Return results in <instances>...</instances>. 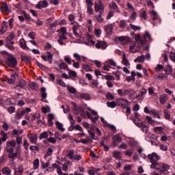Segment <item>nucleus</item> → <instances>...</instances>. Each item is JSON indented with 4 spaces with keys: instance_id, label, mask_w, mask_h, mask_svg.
<instances>
[{
    "instance_id": "nucleus-1",
    "label": "nucleus",
    "mask_w": 175,
    "mask_h": 175,
    "mask_svg": "<svg viewBox=\"0 0 175 175\" xmlns=\"http://www.w3.org/2000/svg\"><path fill=\"white\" fill-rule=\"evenodd\" d=\"M16 146V141L12 140L7 142L5 150L9 154V158H17L21 154V146L20 145L16 147L15 152L14 149L13 148Z\"/></svg>"
},
{
    "instance_id": "nucleus-2",
    "label": "nucleus",
    "mask_w": 175,
    "mask_h": 175,
    "mask_svg": "<svg viewBox=\"0 0 175 175\" xmlns=\"http://www.w3.org/2000/svg\"><path fill=\"white\" fill-rule=\"evenodd\" d=\"M135 119L133 120L134 124L138 128H141L142 132L144 133H147L148 132V126L146 124H143V122L142 121V116L139 114L137 112H134Z\"/></svg>"
},
{
    "instance_id": "nucleus-3",
    "label": "nucleus",
    "mask_w": 175,
    "mask_h": 175,
    "mask_svg": "<svg viewBox=\"0 0 175 175\" xmlns=\"http://www.w3.org/2000/svg\"><path fill=\"white\" fill-rule=\"evenodd\" d=\"M148 158L150 162L152 163L150 165V168L155 169V167H157V166H158V164L159 163L158 161L161 159V157L158 155V154H157L156 152H152V154H148Z\"/></svg>"
},
{
    "instance_id": "nucleus-4",
    "label": "nucleus",
    "mask_w": 175,
    "mask_h": 175,
    "mask_svg": "<svg viewBox=\"0 0 175 175\" xmlns=\"http://www.w3.org/2000/svg\"><path fill=\"white\" fill-rule=\"evenodd\" d=\"M136 42H139L141 45H143L146 42H151V34L148 31L145 32V35L143 36L142 39L140 35L137 34L135 36Z\"/></svg>"
},
{
    "instance_id": "nucleus-5",
    "label": "nucleus",
    "mask_w": 175,
    "mask_h": 175,
    "mask_svg": "<svg viewBox=\"0 0 175 175\" xmlns=\"http://www.w3.org/2000/svg\"><path fill=\"white\" fill-rule=\"evenodd\" d=\"M76 43H84L86 46H95V41L89 33H86L85 38L82 37L81 40H77Z\"/></svg>"
},
{
    "instance_id": "nucleus-6",
    "label": "nucleus",
    "mask_w": 175,
    "mask_h": 175,
    "mask_svg": "<svg viewBox=\"0 0 175 175\" xmlns=\"http://www.w3.org/2000/svg\"><path fill=\"white\" fill-rule=\"evenodd\" d=\"M154 169L161 174H167L169 170H170V165L163 163H159Z\"/></svg>"
},
{
    "instance_id": "nucleus-7",
    "label": "nucleus",
    "mask_w": 175,
    "mask_h": 175,
    "mask_svg": "<svg viewBox=\"0 0 175 175\" xmlns=\"http://www.w3.org/2000/svg\"><path fill=\"white\" fill-rule=\"evenodd\" d=\"M89 111L86 112V116L89 120H91L92 122H96L99 120V116H98V112L94 109L88 108Z\"/></svg>"
},
{
    "instance_id": "nucleus-8",
    "label": "nucleus",
    "mask_w": 175,
    "mask_h": 175,
    "mask_svg": "<svg viewBox=\"0 0 175 175\" xmlns=\"http://www.w3.org/2000/svg\"><path fill=\"white\" fill-rule=\"evenodd\" d=\"M83 27H81L79 25H74L72 27V32L76 36V38H79V40L83 39Z\"/></svg>"
},
{
    "instance_id": "nucleus-9",
    "label": "nucleus",
    "mask_w": 175,
    "mask_h": 175,
    "mask_svg": "<svg viewBox=\"0 0 175 175\" xmlns=\"http://www.w3.org/2000/svg\"><path fill=\"white\" fill-rule=\"evenodd\" d=\"M5 64L9 68H14L17 66V59L14 57V55L8 54V57L5 60Z\"/></svg>"
},
{
    "instance_id": "nucleus-10",
    "label": "nucleus",
    "mask_w": 175,
    "mask_h": 175,
    "mask_svg": "<svg viewBox=\"0 0 175 175\" xmlns=\"http://www.w3.org/2000/svg\"><path fill=\"white\" fill-rule=\"evenodd\" d=\"M94 11L100 14L105 13V4L102 3V1L98 0L94 3Z\"/></svg>"
},
{
    "instance_id": "nucleus-11",
    "label": "nucleus",
    "mask_w": 175,
    "mask_h": 175,
    "mask_svg": "<svg viewBox=\"0 0 175 175\" xmlns=\"http://www.w3.org/2000/svg\"><path fill=\"white\" fill-rule=\"evenodd\" d=\"M31 111H32V110L29 107H26L23 110H18L16 113L15 118L16 120H21L23 116H25V114H29Z\"/></svg>"
},
{
    "instance_id": "nucleus-12",
    "label": "nucleus",
    "mask_w": 175,
    "mask_h": 175,
    "mask_svg": "<svg viewBox=\"0 0 175 175\" xmlns=\"http://www.w3.org/2000/svg\"><path fill=\"white\" fill-rule=\"evenodd\" d=\"M67 157L71 159V161H80L81 159V155L75 154V150H69Z\"/></svg>"
},
{
    "instance_id": "nucleus-13",
    "label": "nucleus",
    "mask_w": 175,
    "mask_h": 175,
    "mask_svg": "<svg viewBox=\"0 0 175 175\" xmlns=\"http://www.w3.org/2000/svg\"><path fill=\"white\" fill-rule=\"evenodd\" d=\"M112 140H113L111 142L112 146H113V147H117V146H118V144L122 142V137L120 134H116L113 135Z\"/></svg>"
},
{
    "instance_id": "nucleus-14",
    "label": "nucleus",
    "mask_w": 175,
    "mask_h": 175,
    "mask_svg": "<svg viewBox=\"0 0 175 175\" xmlns=\"http://www.w3.org/2000/svg\"><path fill=\"white\" fill-rule=\"evenodd\" d=\"M117 103L118 106H120V107H128L131 105V103H129V101L126 98H118L117 100Z\"/></svg>"
},
{
    "instance_id": "nucleus-15",
    "label": "nucleus",
    "mask_w": 175,
    "mask_h": 175,
    "mask_svg": "<svg viewBox=\"0 0 175 175\" xmlns=\"http://www.w3.org/2000/svg\"><path fill=\"white\" fill-rule=\"evenodd\" d=\"M14 38V36L12 35L10 37L7 38L5 43V47H8L9 50H13L14 49V46H13V41H12V39Z\"/></svg>"
},
{
    "instance_id": "nucleus-16",
    "label": "nucleus",
    "mask_w": 175,
    "mask_h": 175,
    "mask_svg": "<svg viewBox=\"0 0 175 175\" xmlns=\"http://www.w3.org/2000/svg\"><path fill=\"white\" fill-rule=\"evenodd\" d=\"M124 141L126 142V143L129 144V146H131V147H136V146H137V141L135 140L134 138L124 137Z\"/></svg>"
},
{
    "instance_id": "nucleus-17",
    "label": "nucleus",
    "mask_w": 175,
    "mask_h": 175,
    "mask_svg": "<svg viewBox=\"0 0 175 175\" xmlns=\"http://www.w3.org/2000/svg\"><path fill=\"white\" fill-rule=\"evenodd\" d=\"M42 59L45 62H49V64H53V54L50 52H47L46 53L42 55Z\"/></svg>"
},
{
    "instance_id": "nucleus-18",
    "label": "nucleus",
    "mask_w": 175,
    "mask_h": 175,
    "mask_svg": "<svg viewBox=\"0 0 175 175\" xmlns=\"http://www.w3.org/2000/svg\"><path fill=\"white\" fill-rule=\"evenodd\" d=\"M100 121L102 122L104 126L109 128V129L111 130L112 132H113L114 133L117 132V129L115 127V126L107 123V122L105 120V118H103V117L100 118Z\"/></svg>"
},
{
    "instance_id": "nucleus-19",
    "label": "nucleus",
    "mask_w": 175,
    "mask_h": 175,
    "mask_svg": "<svg viewBox=\"0 0 175 175\" xmlns=\"http://www.w3.org/2000/svg\"><path fill=\"white\" fill-rule=\"evenodd\" d=\"M96 49H101L102 50H105L107 47V42L105 41L97 40L96 43L94 44Z\"/></svg>"
},
{
    "instance_id": "nucleus-20",
    "label": "nucleus",
    "mask_w": 175,
    "mask_h": 175,
    "mask_svg": "<svg viewBox=\"0 0 175 175\" xmlns=\"http://www.w3.org/2000/svg\"><path fill=\"white\" fill-rule=\"evenodd\" d=\"M149 14H150V16L152 17L153 21H157V23H161V18L159 17V15H158V13L156 11H149Z\"/></svg>"
},
{
    "instance_id": "nucleus-21",
    "label": "nucleus",
    "mask_w": 175,
    "mask_h": 175,
    "mask_svg": "<svg viewBox=\"0 0 175 175\" xmlns=\"http://www.w3.org/2000/svg\"><path fill=\"white\" fill-rule=\"evenodd\" d=\"M71 105H72V110L74 114H80V113H83V110L81 107H77V105H76V103H71Z\"/></svg>"
},
{
    "instance_id": "nucleus-22",
    "label": "nucleus",
    "mask_w": 175,
    "mask_h": 175,
    "mask_svg": "<svg viewBox=\"0 0 175 175\" xmlns=\"http://www.w3.org/2000/svg\"><path fill=\"white\" fill-rule=\"evenodd\" d=\"M137 43H140V42L136 41L134 44H133L130 46V51H131V53H139V51H140V46Z\"/></svg>"
},
{
    "instance_id": "nucleus-23",
    "label": "nucleus",
    "mask_w": 175,
    "mask_h": 175,
    "mask_svg": "<svg viewBox=\"0 0 175 175\" xmlns=\"http://www.w3.org/2000/svg\"><path fill=\"white\" fill-rule=\"evenodd\" d=\"M116 40H119L122 44H127V43H129V38L128 36L116 37Z\"/></svg>"
},
{
    "instance_id": "nucleus-24",
    "label": "nucleus",
    "mask_w": 175,
    "mask_h": 175,
    "mask_svg": "<svg viewBox=\"0 0 175 175\" xmlns=\"http://www.w3.org/2000/svg\"><path fill=\"white\" fill-rule=\"evenodd\" d=\"M49 6V3L47 2V1L44 0V1H41L39 2V3H38L36 5V8L37 9H44L46 8H47Z\"/></svg>"
},
{
    "instance_id": "nucleus-25",
    "label": "nucleus",
    "mask_w": 175,
    "mask_h": 175,
    "mask_svg": "<svg viewBox=\"0 0 175 175\" xmlns=\"http://www.w3.org/2000/svg\"><path fill=\"white\" fill-rule=\"evenodd\" d=\"M26 85L27 82L23 79H21L19 83L15 87V90H16V91H20L21 88H24Z\"/></svg>"
},
{
    "instance_id": "nucleus-26",
    "label": "nucleus",
    "mask_w": 175,
    "mask_h": 175,
    "mask_svg": "<svg viewBox=\"0 0 175 175\" xmlns=\"http://www.w3.org/2000/svg\"><path fill=\"white\" fill-rule=\"evenodd\" d=\"M146 121L150 124V125H152V126H155V125H158L159 122L154 121L152 120V117L146 116Z\"/></svg>"
},
{
    "instance_id": "nucleus-27",
    "label": "nucleus",
    "mask_w": 175,
    "mask_h": 175,
    "mask_svg": "<svg viewBox=\"0 0 175 175\" xmlns=\"http://www.w3.org/2000/svg\"><path fill=\"white\" fill-rule=\"evenodd\" d=\"M112 156L115 159H118L119 161L122 159V154H121V152L115 150L112 152Z\"/></svg>"
},
{
    "instance_id": "nucleus-28",
    "label": "nucleus",
    "mask_w": 175,
    "mask_h": 175,
    "mask_svg": "<svg viewBox=\"0 0 175 175\" xmlns=\"http://www.w3.org/2000/svg\"><path fill=\"white\" fill-rule=\"evenodd\" d=\"M122 54H123V57H122V64L125 66H126V68H129V66H131V64L129 63V61L128 60V59H126V55H125V53H122Z\"/></svg>"
},
{
    "instance_id": "nucleus-29",
    "label": "nucleus",
    "mask_w": 175,
    "mask_h": 175,
    "mask_svg": "<svg viewBox=\"0 0 175 175\" xmlns=\"http://www.w3.org/2000/svg\"><path fill=\"white\" fill-rule=\"evenodd\" d=\"M118 94L120 95V96H126V95H129V90H122L119 89L117 90Z\"/></svg>"
},
{
    "instance_id": "nucleus-30",
    "label": "nucleus",
    "mask_w": 175,
    "mask_h": 175,
    "mask_svg": "<svg viewBox=\"0 0 175 175\" xmlns=\"http://www.w3.org/2000/svg\"><path fill=\"white\" fill-rule=\"evenodd\" d=\"M28 139H29L31 143H33V144H35L36 142L38 141V137L35 134H29L27 136Z\"/></svg>"
},
{
    "instance_id": "nucleus-31",
    "label": "nucleus",
    "mask_w": 175,
    "mask_h": 175,
    "mask_svg": "<svg viewBox=\"0 0 175 175\" xmlns=\"http://www.w3.org/2000/svg\"><path fill=\"white\" fill-rule=\"evenodd\" d=\"M167 94H162L159 97V100H160V103L161 105H165V103H166V102H167Z\"/></svg>"
},
{
    "instance_id": "nucleus-32",
    "label": "nucleus",
    "mask_w": 175,
    "mask_h": 175,
    "mask_svg": "<svg viewBox=\"0 0 175 175\" xmlns=\"http://www.w3.org/2000/svg\"><path fill=\"white\" fill-rule=\"evenodd\" d=\"M149 137H152L153 139H157V135H152V134H149V135L148 137H146L145 139H146V140H147V142H151V144L152 146H158V143L151 141L149 139Z\"/></svg>"
},
{
    "instance_id": "nucleus-33",
    "label": "nucleus",
    "mask_w": 175,
    "mask_h": 175,
    "mask_svg": "<svg viewBox=\"0 0 175 175\" xmlns=\"http://www.w3.org/2000/svg\"><path fill=\"white\" fill-rule=\"evenodd\" d=\"M105 32L108 34V35H111V33H113V25H107L105 26Z\"/></svg>"
},
{
    "instance_id": "nucleus-34",
    "label": "nucleus",
    "mask_w": 175,
    "mask_h": 175,
    "mask_svg": "<svg viewBox=\"0 0 175 175\" xmlns=\"http://www.w3.org/2000/svg\"><path fill=\"white\" fill-rule=\"evenodd\" d=\"M73 57L79 62H80L81 61V59H83V61H85V59H87V57H85L84 56H81V55H79V53H74Z\"/></svg>"
},
{
    "instance_id": "nucleus-35",
    "label": "nucleus",
    "mask_w": 175,
    "mask_h": 175,
    "mask_svg": "<svg viewBox=\"0 0 175 175\" xmlns=\"http://www.w3.org/2000/svg\"><path fill=\"white\" fill-rule=\"evenodd\" d=\"M146 59V56L142 55L141 56H138L136 59H135L134 62L137 63L139 62L140 64H143Z\"/></svg>"
},
{
    "instance_id": "nucleus-36",
    "label": "nucleus",
    "mask_w": 175,
    "mask_h": 175,
    "mask_svg": "<svg viewBox=\"0 0 175 175\" xmlns=\"http://www.w3.org/2000/svg\"><path fill=\"white\" fill-rule=\"evenodd\" d=\"M19 44L22 49H24V50H29V48L27 46V44H25V40H24V38L20 40Z\"/></svg>"
},
{
    "instance_id": "nucleus-37",
    "label": "nucleus",
    "mask_w": 175,
    "mask_h": 175,
    "mask_svg": "<svg viewBox=\"0 0 175 175\" xmlns=\"http://www.w3.org/2000/svg\"><path fill=\"white\" fill-rule=\"evenodd\" d=\"M0 10L2 13H5V14H8L9 13V7L8 6V4L5 3L3 6L0 8Z\"/></svg>"
},
{
    "instance_id": "nucleus-38",
    "label": "nucleus",
    "mask_w": 175,
    "mask_h": 175,
    "mask_svg": "<svg viewBox=\"0 0 175 175\" xmlns=\"http://www.w3.org/2000/svg\"><path fill=\"white\" fill-rule=\"evenodd\" d=\"M102 78L105 80H107V81H110V80L114 81V80H116V77L111 75H102Z\"/></svg>"
},
{
    "instance_id": "nucleus-39",
    "label": "nucleus",
    "mask_w": 175,
    "mask_h": 175,
    "mask_svg": "<svg viewBox=\"0 0 175 175\" xmlns=\"http://www.w3.org/2000/svg\"><path fill=\"white\" fill-rule=\"evenodd\" d=\"M41 96L43 102H47V100H46V98H47V94L46 93V89L44 88H41Z\"/></svg>"
},
{
    "instance_id": "nucleus-40",
    "label": "nucleus",
    "mask_w": 175,
    "mask_h": 175,
    "mask_svg": "<svg viewBox=\"0 0 175 175\" xmlns=\"http://www.w3.org/2000/svg\"><path fill=\"white\" fill-rule=\"evenodd\" d=\"M55 125L59 131H61V132H65V128H64V124H62V123L56 122Z\"/></svg>"
},
{
    "instance_id": "nucleus-41",
    "label": "nucleus",
    "mask_w": 175,
    "mask_h": 175,
    "mask_svg": "<svg viewBox=\"0 0 175 175\" xmlns=\"http://www.w3.org/2000/svg\"><path fill=\"white\" fill-rule=\"evenodd\" d=\"M6 31H8V25L6 21H3L2 28L0 30V33H5Z\"/></svg>"
},
{
    "instance_id": "nucleus-42",
    "label": "nucleus",
    "mask_w": 175,
    "mask_h": 175,
    "mask_svg": "<svg viewBox=\"0 0 175 175\" xmlns=\"http://www.w3.org/2000/svg\"><path fill=\"white\" fill-rule=\"evenodd\" d=\"M79 97L85 100H90V99H91V96L88 93L81 94Z\"/></svg>"
},
{
    "instance_id": "nucleus-43",
    "label": "nucleus",
    "mask_w": 175,
    "mask_h": 175,
    "mask_svg": "<svg viewBox=\"0 0 175 175\" xmlns=\"http://www.w3.org/2000/svg\"><path fill=\"white\" fill-rule=\"evenodd\" d=\"M24 172V168L23 166L20 165L18 168L15 170V175H21Z\"/></svg>"
},
{
    "instance_id": "nucleus-44",
    "label": "nucleus",
    "mask_w": 175,
    "mask_h": 175,
    "mask_svg": "<svg viewBox=\"0 0 175 175\" xmlns=\"http://www.w3.org/2000/svg\"><path fill=\"white\" fill-rule=\"evenodd\" d=\"M2 173H3V174H5V175H11L12 174V171L10 170V167H5L2 170Z\"/></svg>"
},
{
    "instance_id": "nucleus-45",
    "label": "nucleus",
    "mask_w": 175,
    "mask_h": 175,
    "mask_svg": "<svg viewBox=\"0 0 175 175\" xmlns=\"http://www.w3.org/2000/svg\"><path fill=\"white\" fill-rule=\"evenodd\" d=\"M153 132H155V133H162L163 132V128L161 126H157L152 129Z\"/></svg>"
},
{
    "instance_id": "nucleus-46",
    "label": "nucleus",
    "mask_w": 175,
    "mask_h": 175,
    "mask_svg": "<svg viewBox=\"0 0 175 175\" xmlns=\"http://www.w3.org/2000/svg\"><path fill=\"white\" fill-rule=\"evenodd\" d=\"M107 106L111 109H114V107H117V103L115 101L107 102Z\"/></svg>"
},
{
    "instance_id": "nucleus-47",
    "label": "nucleus",
    "mask_w": 175,
    "mask_h": 175,
    "mask_svg": "<svg viewBox=\"0 0 175 175\" xmlns=\"http://www.w3.org/2000/svg\"><path fill=\"white\" fill-rule=\"evenodd\" d=\"M136 18H137V12H136V11H132L130 16V20H131L132 21H135Z\"/></svg>"
},
{
    "instance_id": "nucleus-48",
    "label": "nucleus",
    "mask_w": 175,
    "mask_h": 175,
    "mask_svg": "<svg viewBox=\"0 0 175 175\" xmlns=\"http://www.w3.org/2000/svg\"><path fill=\"white\" fill-rule=\"evenodd\" d=\"M53 169H57V174H61V172L62 171V170L61 169V166L58 165L57 163H53Z\"/></svg>"
},
{
    "instance_id": "nucleus-49",
    "label": "nucleus",
    "mask_w": 175,
    "mask_h": 175,
    "mask_svg": "<svg viewBox=\"0 0 175 175\" xmlns=\"http://www.w3.org/2000/svg\"><path fill=\"white\" fill-rule=\"evenodd\" d=\"M47 137H49V132L45 131L40 134L39 139L42 140V139H47Z\"/></svg>"
},
{
    "instance_id": "nucleus-50",
    "label": "nucleus",
    "mask_w": 175,
    "mask_h": 175,
    "mask_svg": "<svg viewBox=\"0 0 175 175\" xmlns=\"http://www.w3.org/2000/svg\"><path fill=\"white\" fill-rule=\"evenodd\" d=\"M133 151H135V150L128 149L126 151H124V154L126 155L127 157H132V155H133Z\"/></svg>"
},
{
    "instance_id": "nucleus-51",
    "label": "nucleus",
    "mask_w": 175,
    "mask_h": 175,
    "mask_svg": "<svg viewBox=\"0 0 175 175\" xmlns=\"http://www.w3.org/2000/svg\"><path fill=\"white\" fill-rule=\"evenodd\" d=\"M101 14H99L98 15H96L94 16V18L96 20V21H98V23H103V18H102V15H100Z\"/></svg>"
},
{
    "instance_id": "nucleus-52",
    "label": "nucleus",
    "mask_w": 175,
    "mask_h": 175,
    "mask_svg": "<svg viewBox=\"0 0 175 175\" xmlns=\"http://www.w3.org/2000/svg\"><path fill=\"white\" fill-rule=\"evenodd\" d=\"M150 114V116H153L155 118H161V116H159V114H158V112L155 110H152Z\"/></svg>"
},
{
    "instance_id": "nucleus-53",
    "label": "nucleus",
    "mask_w": 175,
    "mask_h": 175,
    "mask_svg": "<svg viewBox=\"0 0 175 175\" xmlns=\"http://www.w3.org/2000/svg\"><path fill=\"white\" fill-rule=\"evenodd\" d=\"M51 155H53V149L49 148L44 155L45 159L47 158V157H51Z\"/></svg>"
},
{
    "instance_id": "nucleus-54",
    "label": "nucleus",
    "mask_w": 175,
    "mask_h": 175,
    "mask_svg": "<svg viewBox=\"0 0 175 175\" xmlns=\"http://www.w3.org/2000/svg\"><path fill=\"white\" fill-rule=\"evenodd\" d=\"M83 70H85L86 72H92V69H91V67L88 66V64H83L82 66Z\"/></svg>"
},
{
    "instance_id": "nucleus-55",
    "label": "nucleus",
    "mask_w": 175,
    "mask_h": 175,
    "mask_svg": "<svg viewBox=\"0 0 175 175\" xmlns=\"http://www.w3.org/2000/svg\"><path fill=\"white\" fill-rule=\"evenodd\" d=\"M33 169L36 170V169H39V165H40V162H39V159H36L33 163Z\"/></svg>"
},
{
    "instance_id": "nucleus-56",
    "label": "nucleus",
    "mask_w": 175,
    "mask_h": 175,
    "mask_svg": "<svg viewBox=\"0 0 175 175\" xmlns=\"http://www.w3.org/2000/svg\"><path fill=\"white\" fill-rule=\"evenodd\" d=\"M94 33H95L96 38H100V35L102 34V29H96L94 30Z\"/></svg>"
},
{
    "instance_id": "nucleus-57",
    "label": "nucleus",
    "mask_w": 175,
    "mask_h": 175,
    "mask_svg": "<svg viewBox=\"0 0 175 175\" xmlns=\"http://www.w3.org/2000/svg\"><path fill=\"white\" fill-rule=\"evenodd\" d=\"M21 59L22 61H23V62H25L26 64H29L31 62V59H29V57L27 56H22Z\"/></svg>"
},
{
    "instance_id": "nucleus-58",
    "label": "nucleus",
    "mask_w": 175,
    "mask_h": 175,
    "mask_svg": "<svg viewBox=\"0 0 175 175\" xmlns=\"http://www.w3.org/2000/svg\"><path fill=\"white\" fill-rule=\"evenodd\" d=\"M67 90L70 94H76V89L72 86H67Z\"/></svg>"
},
{
    "instance_id": "nucleus-59",
    "label": "nucleus",
    "mask_w": 175,
    "mask_h": 175,
    "mask_svg": "<svg viewBox=\"0 0 175 175\" xmlns=\"http://www.w3.org/2000/svg\"><path fill=\"white\" fill-rule=\"evenodd\" d=\"M109 8L116 10V9H118V5L116 2H112L109 4Z\"/></svg>"
},
{
    "instance_id": "nucleus-60",
    "label": "nucleus",
    "mask_w": 175,
    "mask_h": 175,
    "mask_svg": "<svg viewBox=\"0 0 175 175\" xmlns=\"http://www.w3.org/2000/svg\"><path fill=\"white\" fill-rule=\"evenodd\" d=\"M42 113H44L45 114H46V113H50V107H49V106L42 107Z\"/></svg>"
},
{
    "instance_id": "nucleus-61",
    "label": "nucleus",
    "mask_w": 175,
    "mask_h": 175,
    "mask_svg": "<svg viewBox=\"0 0 175 175\" xmlns=\"http://www.w3.org/2000/svg\"><path fill=\"white\" fill-rule=\"evenodd\" d=\"M12 133H13V135H16L17 136H20V135H21V133H23V130L14 129L12 131Z\"/></svg>"
},
{
    "instance_id": "nucleus-62",
    "label": "nucleus",
    "mask_w": 175,
    "mask_h": 175,
    "mask_svg": "<svg viewBox=\"0 0 175 175\" xmlns=\"http://www.w3.org/2000/svg\"><path fill=\"white\" fill-rule=\"evenodd\" d=\"M164 116H165V118L170 121V113H169V110H165L164 111Z\"/></svg>"
},
{
    "instance_id": "nucleus-63",
    "label": "nucleus",
    "mask_w": 175,
    "mask_h": 175,
    "mask_svg": "<svg viewBox=\"0 0 175 175\" xmlns=\"http://www.w3.org/2000/svg\"><path fill=\"white\" fill-rule=\"evenodd\" d=\"M120 28H125L126 27V21L125 20L120 21Z\"/></svg>"
},
{
    "instance_id": "nucleus-64",
    "label": "nucleus",
    "mask_w": 175,
    "mask_h": 175,
    "mask_svg": "<svg viewBox=\"0 0 175 175\" xmlns=\"http://www.w3.org/2000/svg\"><path fill=\"white\" fill-rule=\"evenodd\" d=\"M159 148L161 151H167V145L160 144Z\"/></svg>"
}]
</instances>
